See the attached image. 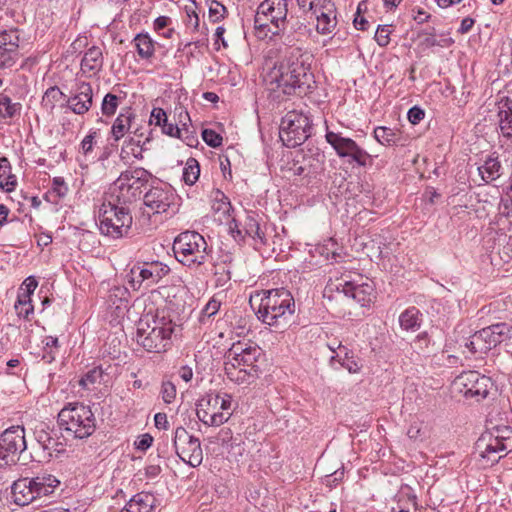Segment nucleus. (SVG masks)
Here are the masks:
<instances>
[{
    "instance_id": "obj_1",
    "label": "nucleus",
    "mask_w": 512,
    "mask_h": 512,
    "mask_svg": "<svg viewBox=\"0 0 512 512\" xmlns=\"http://www.w3.org/2000/svg\"><path fill=\"white\" fill-rule=\"evenodd\" d=\"M299 55V50L293 49L290 56L275 62L263 75L266 89L271 93H277V98L280 94H294L297 89L299 92L305 91L304 86L309 79L308 67L299 60Z\"/></svg>"
},
{
    "instance_id": "obj_2",
    "label": "nucleus",
    "mask_w": 512,
    "mask_h": 512,
    "mask_svg": "<svg viewBox=\"0 0 512 512\" xmlns=\"http://www.w3.org/2000/svg\"><path fill=\"white\" fill-rule=\"evenodd\" d=\"M249 303L259 321L274 327L286 326L295 312V300L285 288L257 292Z\"/></svg>"
},
{
    "instance_id": "obj_3",
    "label": "nucleus",
    "mask_w": 512,
    "mask_h": 512,
    "mask_svg": "<svg viewBox=\"0 0 512 512\" xmlns=\"http://www.w3.org/2000/svg\"><path fill=\"white\" fill-rule=\"evenodd\" d=\"M175 324L163 313L149 309L137 323V343L148 352L161 353L171 344Z\"/></svg>"
},
{
    "instance_id": "obj_4",
    "label": "nucleus",
    "mask_w": 512,
    "mask_h": 512,
    "mask_svg": "<svg viewBox=\"0 0 512 512\" xmlns=\"http://www.w3.org/2000/svg\"><path fill=\"white\" fill-rule=\"evenodd\" d=\"M500 399L493 400L491 410L486 415L485 432L482 433V441H487L485 451L482 452V460L486 459L487 466L498 462L501 456L498 452L506 450L505 441L512 434V429L506 425L505 414L501 411Z\"/></svg>"
},
{
    "instance_id": "obj_5",
    "label": "nucleus",
    "mask_w": 512,
    "mask_h": 512,
    "mask_svg": "<svg viewBox=\"0 0 512 512\" xmlns=\"http://www.w3.org/2000/svg\"><path fill=\"white\" fill-rule=\"evenodd\" d=\"M58 424L74 438L84 439L96 430V418L91 408L83 403H69L58 414Z\"/></svg>"
},
{
    "instance_id": "obj_6",
    "label": "nucleus",
    "mask_w": 512,
    "mask_h": 512,
    "mask_svg": "<svg viewBox=\"0 0 512 512\" xmlns=\"http://www.w3.org/2000/svg\"><path fill=\"white\" fill-rule=\"evenodd\" d=\"M176 259L187 267H198L208 259V244L205 238L196 231L180 233L173 242Z\"/></svg>"
},
{
    "instance_id": "obj_7",
    "label": "nucleus",
    "mask_w": 512,
    "mask_h": 512,
    "mask_svg": "<svg viewBox=\"0 0 512 512\" xmlns=\"http://www.w3.org/2000/svg\"><path fill=\"white\" fill-rule=\"evenodd\" d=\"M150 178L151 174L144 168L126 170L111 185L110 196L119 204H130L140 197Z\"/></svg>"
},
{
    "instance_id": "obj_8",
    "label": "nucleus",
    "mask_w": 512,
    "mask_h": 512,
    "mask_svg": "<svg viewBox=\"0 0 512 512\" xmlns=\"http://www.w3.org/2000/svg\"><path fill=\"white\" fill-rule=\"evenodd\" d=\"M99 229L102 234L114 239L128 234L132 225V216L126 205L109 201L99 209Z\"/></svg>"
},
{
    "instance_id": "obj_9",
    "label": "nucleus",
    "mask_w": 512,
    "mask_h": 512,
    "mask_svg": "<svg viewBox=\"0 0 512 512\" xmlns=\"http://www.w3.org/2000/svg\"><path fill=\"white\" fill-rule=\"evenodd\" d=\"M288 14L287 0H263L257 7L254 26L258 31L279 34Z\"/></svg>"
},
{
    "instance_id": "obj_10",
    "label": "nucleus",
    "mask_w": 512,
    "mask_h": 512,
    "mask_svg": "<svg viewBox=\"0 0 512 512\" xmlns=\"http://www.w3.org/2000/svg\"><path fill=\"white\" fill-rule=\"evenodd\" d=\"M311 134V121L308 116L297 112H288L280 125V138L287 147L303 144Z\"/></svg>"
},
{
    "instance_id": "obj_11",
    "label": "nucleus",
    "mask_w": 512,
    "mask_h": 512,
    "mask_svg": "<svg viewBox=\"0 0 512 512\" xmlns=\"http://www.w3.org/2000/svg\"><path fill=\"white\" fill-rule=\"evenodd\" d=\"M25 450L24 428L13 426L6 429L0 436V468L15 465Z\"/></svg>"
},
{
    "instance_id": "obj_12",
    "label": "nucleus",
    "mask_w": 512,
    "mask_h": 512,
    "mask_svg": "<svg viewBox=\"0 0 512 512\" xmlns=\"http://www.w3.org/2000/svg\"><path fill=\"white\" fill-rule=\"evenodd\" d=\"M336 292L347 298H351L361 306L369 305L374 299V287L372 282L357 284L345 279L330 280L325 287L324 295Z\"/></svg>"
},
{
    "instance_id": "obj_13",
    "label": "nucleus",
    "mask_w": 512,
    "mask_h": 512,
    "mask_svg": "<svg viewBox=\"0 0 512 512\" xmlns=\"http://www.w3.org/2000/svg\"><path fill=\"white\" fill-rule=\"evenodd\" d=\"M325 139L340 158H349V162L366 166L370 155L352 138L344 137L341 132H334L326 127Z\"/></svg>"
},
{
    "instance_id": "obj_14",
    "label": "nucleus",
    "mask_w": 512,
    "mask_h": 512,
    "mask_svg": "<svg viewBox=\"0 0 512 512\" xmlns=\"http://www.w3.org/2000/svg\"><path fill=\"white\" fill-rule=\"evenodd\" d=\"M173 445L179 458L191 467H197L202 463L203 452L200 440L190 435L184 427L176 428Z\"/></svg>"
},
{
    "instance_id": "obj_15",
    "label": "nucleus",
    "mask_w": 512,
    "mask_h": 512,
    "mask_svg": "<svg viewBox=\"0 0 512 512\" xmlns=\"http://www.w3.org/2000/svg\"><path fill=\"white\" fill-rule=\"evenodd\" d=\"M170 268L160 261L137 263L130 270L129 282L133 289H139L142 284L149 288L168 275Z\"/></svg>"
},
{
    "instance_id": "obj_16",
    "label": "nucleus",
    "mask_w": 512,
    "mask_h": 512,
    "mask_svg": "<svg viewBox=\"0 0 512 512\" xmlns=\"http://www.w3.org/2000/svg\"><path fill=\"white\" fill-rule=\"evenodd\" d=\"M261 354V349L257 345L238 342L232 345L225 358L227 362L235 364L236 367L241 366L258 375L259 369L256 363Z\"/></svg>"
},
{
    "instance_id": "obj_17",
    "label": "nucleus",
    "mask_w": 512,
    "mask_h": 512,
    "mask_svg": "<svg viewBox=\"0 0 512 512\" xmlns=\"http://www.w3.org/2000/svg\"><path fill=\"white\" fill-rule=\"evenodd\" d=\"M175 200V194L171 187L167 185H159L151 187L144 194V205L153 214L165 213Z\"/></svg>"
},
{
    "instance_id": "obj_18",
    "label": "nucleus",
    "mask_w": 512,
    "mask_h": 512,
    "mask_svg": "<svg viewBox=\"0 0 512 512\" xmlns=\"http://www.w3.org/2000/svg\"><path fill=\"white\" fill-rule=\"evenodd\" d=\"M19 59V31L5 30L0 33V69L12 67Z\"/></svg>"
},
{
    "instance_id": "obj_19",
    "label": "nucleus",
    "mask_w": 512,
    "mask_h": 512,
    "mask_svg": "<svg viewBox=\"0 0 512 512\" xmlns=\"http://www.w3.org/2000/svg\"><path fill=\"white\" fill-rule=\"evenodd\" d=\"M503 174V167L498 159L493 155L489 156L482 165V181L493 183L492 191L489 192L494 199L500 198L499 183Z\"/></svg>"
},
{
    "instance_id": "obj_20",
    "label": "nucleus",
    "mask_w": 512,
    "mask_h": 512,
    "mask_svg": "<svg viewBox=\"0 0 512 512\" xmlns=\"http://www.w3.org/2000/svg\"><path fill=\"white\" fill-rule=\"evenodd\" d=\"M93 90L89 83H81L77 92L73 97L65 100V105L68 106L75 114L82 115L89 111L92 105ZM64 106V104H61Z\"/></svg>"
},
{
    "instance_id": "obj_21",
    "label": "nucleus",
    "mask_w": 512,
    "mask_h": 512,
    "mask_svg": "<svg viewBox=\"0 0 512 512\" xmlns=\"http://www.w3.org/2000/svg\"><path fill=\"white\" fill-rule=\"evenodd\" d=\"M479 379V372L467 371L456 378L454 386L464 397H474L480 394V389L478 388Z\"/></svg>"
},
{
    "instance_id": "obj_22",
    "label": "nucleus",
    "mask_w": 512,
    "mask_h": 512,
    "mask_svg": "<svg viewBox=\"0 0 512 512\" xmlns=\"http://www.w3.org/2000/svg\"><path fill=\"white\" fill-rule=\"evenodd\" d=\"M12 495L17 505L25 506L36 500L30 478H20L16 480L12 487Z\"/></svg>"
},
{
    "instance_id": "obj_23",
    "label": "nucleus",
    "mask_w": 512,
    "mask_h": 512,
    "mask_svg": "<svg viewBox=\"0 0 512 512\" xmlns=\"http://www.w3.org/2000/svg\"><path fill=\"white\" fill-rule=\"evenodd\" d=\"M315 14L317 18V32L323 35L330 34L337 24L334 4L331 2L325 4Z\"/></svg>"
},
{
    "instance_id": "obj_24",
    "label": "nucleus",
    "mask_w": 512,
    "mask_h": 512,
    "mask_svg": "<svg viewBox=\"0 0 512 512\" xmlns=\"http://www.w3.org/2000/svg\"><path fill=\"white\" fill-rule=\"evenodd\" d=\"M36 499L52 494L60 481L52 474L43 473L30 478Z\"/></svg>"
},
{
    "instance_id": "obj_25",
    "label": "nucleus",
    "mask_w": 512,
    "mask_h": 512,
    "mask_svg": "<svg viewBox=\"0 0 512 512\" xmlns=\"http://www.w3.org/2000/svg\"><path fill=\"white\" fill-rule=\"evenodd\" d=\"M103 67V53L100 47L92 46L84 54L81 60V70L83 73L96 75Z\"/></svg>"
},
{
    "instance_id": "obj_26",
    "label": "nucleus",
    "mask_w": 512,
    "mask_h": 512,
    "mask_svg": "<svg viewBox=\"0 0 512 512\" xmlns=\"http://www.w3.org/2000/svg\"><path fill=\"white\" fill-rule=\"evenodd\" d=\"M497 114L499 117V127L504 137L512 138V101L503 98L497 103Z\"/></svg>"
},
{
    "instance_id": "obj_27",
    "label": "nucleus",
    "mask_w": 512,
    "mask_h": 512,
    "mask_svg": "<svg viewBox=\"0 0 512 512\" xmlns=\"http://www.w3.org/2000/svg\"><path fill=\"white\" fill-rule=\"evenodd\" d=\"M307 26L303 21L299 19L290 20L288 22V27L283 29L282 34V42L289 46L290 48L294 47L298 42L302 41V39L306 36Z\"/></svg>"
},
{
    "instance_id": "obj_28",
    "label": "nucleus",
    "mask_w": 512,
    "mask_h": 512,
    "mask_svg": "<svg viewBox=\"0 0 512 512\" xmlns=\"http://www.w3.org/2000/svg\"><path fill=\"white\" fill-rule=\"evenodd\" d=\"M155 497L146 492L135 494L121 512H151L155 506Z\"/></svg>"
},
{
    "instance_id": "obj_29",
    "label": "nucleus",
    "mask_w": 512,
    "mask_h": 512,
    "mask_svg": "<svg viewBox=\"0 0 512 512\" xmlns=\"http://www.w3.org/2000/svg\"><path fill=\"white\" fill-rule=\"evenodd\" d=\"M505 329V324H495L482 328V342L484 343L482 350H491L500 344L504 339Z\"/></svg>"
},
{
    "instance_id": "obj_30",
    "label": "nucleus",
    "mask_w": 512,
    "mask_h": 512,
    "mask_svg": "<svg viewBox=\"0 0 512 512\" xmlns=\"http://www.w3.org/2000/svg\"><path fill=\"white\" fill-rule=\"evenodd\" d=\"M138 56L143 60H151L155 53V41L148 33H138L132 40Z\"/></svg>"
},
{
    "instance_id": "obj_31",
    "label": "nucleus",
    "mask_w": 512,
    "mask_h": 512,
    "mask_svg": "<svg viewBox=\"0 0 512 512\" xmlns=\"http://www.w3.org/2000/svg\"><path fill=\"white\" fill-rule=\"evenodd\" d=\"M422 314L416 307H409L399 316L400 327L405 331H416L420 328Z\"/></svg>"
},
{
    "instance_id": "obj_32",
    "label": "nucleus",
    "mask_w": 512,
    "mask_h": 512,
    "mask_svg": "<svg viewBox=\"0 0 512 512\" xmlns=\"http://www.w3.org/2000/svg\"><path fill=\"white\" fill-rule=\"evenodd\" d=\"M224 370L228 379L237 384L250 383L251 380L257 377V374L253 371H249L241 366L236 367L235 364H231L227 361H225Z\"/></svg>"
},
{
    "instance_id": "obj_33",
    "label": "nucleus",
    "mask_w": 512,
    "mask_h": 512,
    "mask_svg": "<svg viewBox=\"0 0 512 512\" xmlns=\"http://www.w3.org/2000/svg\"><path fill=\"white\" fill-rule=\"evenodd\" d=\"M132 118L133 114L130 109H127L126 112H121L115 119L111 128V134L115 141H119L128 132Z\"/></svg>"
},
{
    "instance_id": "obj_34",
    "label": "nucleus",
    "mask_w": 512,
    "mask_h": 512,
    "mask_svg": "<svg viewBox=\"0 0 512 512\" xmlns=\"http://www.w3.org/2000/svg\"><path fill=\"white\" fill-rule=\"evenodd\" d=\"M229 413L211 411L209 408L201 407L197 410L198 419L208 426H220L229 419Z\"/></svg>"
},
{
    "instance_id": "obj_35",
    "label": "nucleus",
    "mask_w": 512,
    "mask_h": 512,
    "mask_svg": "<svg viewBox=\"0 0 512 512\" xmlns=\"http://www.w3.org/2000/svg\"><path fill=\"white\" fill-rule=\"evenodd\" d=\"M65 94L60 90L57 86H52L48 88L41 101L42 107L48 112L52 113L55 107L60 103L62 104V100H65Z\"/></svg>"
},
{
    "instance_id": "obj_36",
    "label": "nucleus",
    "mask_w": 512,
    "mask_h": 512,
    "mask_svg": "<svg viewBox=\"0 0 512 512\" xmlns=\"http://www.w3.org/2000/svg\"><path fill=\"white\" fill-rule=\"evenodd\" d=\"M130 293L124 286H114L110 289L108 302L116 309L126 308L129 302Z\"/></svg>"
},
{
    "instance_id": "obj_37",
    "label": "nucleus",
    "mask_w": 512,
    "mask_h": 512,
    "mask_svg": "<svg viewBox=\"0 0 512 512\" xmlns=\"http://www.w3.org/2000/svg\"><path fill=\"white\" fill-rule=\"evenodd\" d=\"M374 138L382 145H394L400 140L398 131L385 126H379L374 129Z\"/></svg>"
},
{
    "instance_id": "obj_38",
    "label": "nucleus",
    "mask_w": 512,
    "mask_h": 512,
    "mask_svg": "<svg viewBox=\"0 0 512 512\" xmlns=\"http://www.w3.org/2000/svg\"><path fill=\"white\" fill-rule=\"evenodd\" d=\"M200 175V166L195 158H189L186 161V165L183 169V181L187 185H193L196 183Z\"/></svg>"
},
{
    "instance_id": "obj_39",
    "label": "nucleus",
    "mask_w": 512,
    "mask_h": 512,
    "mask_svg": "<svg viewBox=\"0 0 512 512\" xmlns=\"http://www.w3.org/2000/svg\"><path fill=\"white\" fill-rule=\"evenodd\" d=\"M14 309L19 318L25 320L30 319V315L34 313V306L32 305L31 298L26 295H18L15 302Z\"/></svg>"
},
{
    "instance_id": "obj_40",
    "label": "nucleus",
    "mask_w": 512,
    "mask_h": 512,
    "mask_svg": "<svg viewBox=\"0 0 512 512\" xmlns=\"http://www.w3.org/2000/svg\"><path fill=\"white\" fill-rule=\"evenodd\" d=\"M20 110V103H14L8 96L0 94V117L13 118L20 113Z\"/></svg>"
},
{
    "instance_id": "obj_41",
    "label": "nucleus",
    "mask_w": 512,
    "mask_h": 512,
    "mask_svg": "<svg viewBox=\"0 0 512 512\" xmlns=\"http://www.w3.org/2000/svg\"><path fill=\"white\" fill-rule=\"evenodd\" d=\"M221 307V300L215 295L210 298L199 315V321L206 324L213 316L217 314Z\"/></svg>"
},
{
    "instance_id": "obj_42",
    "label": "nucleus",
    "mask_w": 512,
    "mask_h": 512,
    "mask_svg": "<svg viewBox=\"0 0 512 512\" xmlns=\"http://www.w3.org/2000/svg\"><path fill=\"white\" fill-rule=\"evenodd\" d=\"M147 141H149V138H146L145 141H142L139 137H130L125 141V144L122 148V153L132 154L135 158L142 157L141 154L144 150L143 146Z\"/></svg>"
},
{
    "instance_id": "obj_43",
    "label": "nucleus",
    "mask_w": 512,
    "mask_h": 512,
    "mask_svg": "<svg viewBox=\"0 0 512 512\" xmlns=\"http://www.w3.org/2000/svg\"><path fill=\"white\" fill-rule=\"evenodd\" d=\"M338 349L344 352V358L341 360V365L350 373H357L360 370V365L356 360H354L353 356L350 355L351 352L348 348L343 346L341 343H338Z\"/></svg>"
},
{
    "instance_id": "obj_44",
    "label": "nucleus",
    "mask_w": 512,
    "mask_h": 512,
    "mask_svg": "<svg viewBox=\"0 0 512 512\" xmlns=\"http://www.w3.org/2000/svg\"><path fill=\"white\" fill-rule=\"evenodd\" d=\"M491 397L492 400L499 399L498 387L490 377L482 375V399Z\"/></svg>"
},
{
    "instance_id": "obj_45",
    "label": "nucleus",
    "mask_w": 512,
    "mask_h": 512,
    "mask_svg": "<svg viewBox=\"0 0 512 512\" xmlns=\"http://www.w3.org/2000/svg\"><path fill=\"white\" fill-rule=\"evenodd\" d=\"M118 107V96L108 93L104 96L101 111L105 116H112L115 114Z\"/></svg>"
},
{
    "instance_id": "obj_46",
    "label": "nucleus",
    "mask_w": 512,
    "mask_h": 512,
    "mask_svg": "<svg viewBox=\"0 0 512 512\" xmlns=\"http://www.w3.org/2000/svg\"><path fill=\"white\" fill-rule=\"evenodd\" d=\"M244 235L253 239L259 238L262 240L263 233L261 232L259 223L254 217L248 216L244 226Z\"/></svg>"
},
{
    "instance_id": "obj_47",
    "label": "nucleus",
    "mask_w": 512,
    "mask_h": 512,
    "mask_svg": "<svg viewBox=\"0 0 512 512\" xmlns=\"http://www.w3.org/2000/svg\"><path fill=\"white\" fill-rule=\"evenodd\" d=\"M226 12V7L217 0H211L209 2V17L211 21L218 22L222 20L225 17Z\"/></svg>"
},
{
    "instance_id": "obj_48",
    "label": "nucleus",
    "mask_w": 512,
    "mask_h": 512,
    "mask_svg": "<svg viewBox=\"0 0 512 512\" xmlns=\"http://www.w3.org/2000/svg\"><path fill=\"white\" fill-rule=\"evenodd\" d=\"M214 275L217 287H224L231 279V272L225 265L216 266Z\"/></svg>"
},
{
    "instance_id": "obj_49",
    "label": "nucleus",
    "mask_w": 512,
    "mask_h": 512,
    "mask_svg": "<svg viewBox=\"0 0 512 512\" xmlns=\"http://www.w3.org/2000/svg\"><path fill=\"white\" fill-rule=\"evenodd\" d=\"M202 138L208 146L213 148L221 146L223 141L222 136L212 129H204L202 131Z\"/></svg>"
},
{
    "instance_id": "obj_50",
    "label": "nucleus",
    "mask_w": 512,
    "mask_h": 512,
    "mask_svg": "<svg viewBox=\"0 0 512 512\" xmlns=\"http://www.w3.org/2000/svg\"><path fill=\"white\" fill-rule=\"evenodd\" d=\"M390 25H379L375 33V40L381 47H386L390 42Z\"/></svg>"
},
{
    "instance_id": "obj_51",
    "label": "nucleus",
    "mask_w": 512,
    "mask_h": 512,
    "mask_svg": "<svg viewBox=\"0 0 512 512\" xmlns=\"http://www.w3.org/2000/svg\"><path fill=\"white\" fill-rule=\"evenodd\" d=\"M102 378V370L100 368H93L89 370L79 381L80 386L87 388L88 385L100 381Z\"/></svg>"
},
{
    "instance_id": "obj_52",
    "label": "nucleus",
    "mask_w": 512,
    "mask_h": 512,
    "mask_svg": "<svg viewBox=\"0 0 512 512\" xmlns=\"http://www.w3.org/2000/svg\"><path fill=\"white\" fill-rule=\"evenodd\" d=\"M329 2L327 0H297L300 9L304 12L314 11V13H318V9Z\"/></svg>"
},
{
    "instance_id": "obj_53",
    "label": "nucleus",
    "mask_w": 512,
    "mask_h": 512,
    "mask_svg": "<svg viewBox=\"0 0 512 512\" xmlns=\"http://www.w3.org/2000/svg\"><path fill=\"white\" fill-rule=\"evenodd\" d=\"M161 396L165 403L170 404L176 397V387L170 381H165L161 386Z\"/></svg>"
},
{
    "instance_id": "obj_54",
    "label": "nucleus",
    "mask_w": 512,
    "mask_h": 512,
    "mask_svg": "<svg viewBox=\"0 0 512 512\" xmlns=\"http://www.w3.org/2000/svg\"><path fill=\"white\" fill-rule=\"evenodd\" d=\"M419 37H423L420 41V46L424 49L431 48L440 44L435 37V29L432 28L430 32L422 31Z\"/></svg>"
},
{
    "instance_id": "obj_55",
    "label": "nucleus",
    "mask_w": 512,
    "mask_h": 512,
    "mask_svg": "<svg viewBox=\"0 0 512 512\" xmlns=\"http://www.w3.org/2000/svg\"><path fill=\"white\" fill-rule=\"evenodd\" d=\"M37 285H38L37 280L33 276H29L22 283V285L19 289L18 295H26V296H28V298H31V295L33 294Z\"/></svg>"
},
{
    "instance_id": "obj_56",
    "label": "nucleus",
    "mask_w": 512,
    "mask_h": 512,
    "mask_svg": "<svg viewBox=\"0 0 512 512\" xmlns=\"http://www.w3.org/2000/svg\"><path fill=\"white\" fill-rule=\"evenodd\" d=\"M51 190L58 196L64 197L68 193V186L62 177H54Z\"/></svg>"
},
{
    "instance_id": "obj_57",
    "label": "nucleus",
    "mask_w": 512,
    "mask_h": 512,
    "mask_svg": "<svg viewBox=\"0 0 512 512\" xmlns=\"http://www.w3.org/2000/svg\"><path fill=\"white\" fill-rule=\"evenodd\" d=\"M161 126L162 132L171 137L182 138L183 130H185V133H188L186 129H180L176 124L168 123L167 120Z\"/></svg>"
},
{
    "instance_id": "obj_58",
    "label": "nucleus",
    "mask_w": 512,
    "mask_h": 512,
    "mask_svg": "<svg viewBox=\"0 0 512 512\" xmlns=\"http://www.w3.org/2000/svg\"><path fill=\"white\" fill-rule=\"evenodd\" d=\"M424 116V110L418 106H413L412 108L409 109L407 113L408 120L414 125L418 124L421 120H423Z\"/></svg>"
},
{
    "instance_id": "obj_59",
    "label": "nucleus",
    "mask_w": 512,
    "mask_h": 512,
    "mask_svg": "<svg viewBox=\"0 0 512 512\" xmlns=\"http://www.w3.org/2000/svg\"><path fill=\"white\" fill-rule=\"evenodd\" d=\"M167 120L166 112L162 108H154L151 112L150 123L161 126Z\"/></svg>"
},
{
    "instance_id": "obj_60",
    "label": "nucleus",
    "mask_w": 512,
    "mask_h": 512,
    "mask_svg": "<svg viewBox=\"0 0 512 512\" xmlns=\"http://www.w3.org/2000/svg\"><path fill=\"white\" fill-rule=\"evenodd\" d=\"M96 132H91L89 133L87 136L84 137V139L82 140L81 142V151L83 152V154L87 155L89 154L90 152H92V149H93V145H94V140H95V137H96Z\"/></svg>"
},
{
    "instance_id": "obj_61",
    "label": "nucleus",
    "mask_w": 512,
    "mask_h": 512,
    "mask_svg": "<svg viewBox=\"0 0 512 512\" xmlns=\"http://www.w3.org/2000/svg\"><path fill=\"white\" fill-rule=\"evenodd\" d=\"M206 403V408L211 409V411H216L219 408L220 403V395H208L206 399H202L200 406L203 407Z\"/></svg>"
},
{
    "instance_id": "obj_62",
    "label": "nucleus",
    "mask_w": 512,
    "mask_h": 512,
    "mask_svg": "<svg viewBox=\"0 0 512 512\" xmlns=\"http://www.w3.org/2000/svg\"><path fill=\"white\" fill-rule=\"evenodd\" d=\"M153 443V437L150 434H143L139 437V440L135 442L136 448L138 450L145 451L151 447Z\"/></svg>"
},
{
    "instance_id": "obj_63",
    "label": "nucleus",
    "mask_w": 512,
    "mask_h": 512,
    "mask_svg": "<svg viewBox=\"0 0 512 512\" xmlns=\"http://www.w3.org/2000/svg\"><path fill=\"white\" fill-rule=\"evenodd\" d=\"M5 181H0V187L7 192H11L15 189V186L17 184L16 177L14 175H11L10 173L4 177Z\"/></svg>"
},
{
    "instance_id": "obj_64",
    "label": "nucleus",
    "mask_w": 512,
    "mask_h": 512,
    "mask_svg": "<svg viewBox=\"0 0 512 512\" xmlns=\"http://www.w3.org/2000/svg\"><path fill=\"white\" fill-rule=\"evenodd\" d=\"M229 232L235 240H242L245 237L243 231L239 228V224L235 219H232V221L229 223Z\"/></svg>"
}]
</instances>
